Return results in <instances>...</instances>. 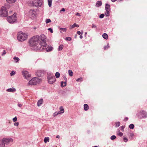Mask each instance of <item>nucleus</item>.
I'll use <instances>...</instances> for the list:
<instances>
[{
    "mask_svg": "<svg viewBox=\"0 0 147 147\" xmlns=\"http://www.w3.org/2000/svg\"><path fill=\"white\" fill-rule=\"evenodd\" d=\"M60 114L61 113H60L59 112H56L53 114V115L54 117H55L58 114Z\"/></svg>",
    "mask_w": 147,
    "mask_h": 147,
    "instance_id": "nucleus-30",
    "label": "nucleus"
},
{
    "mask_svg": "<svg viewBox=\"0 0 147 147\" xmlns=\"http://www.w3.org/2000/svg\"><path fill=\"white\" fill-rule=\"evenodd\" d=\"M48 30L50 31L51 33H52L53 32V30L51 28H49Z\"/></svg>",
    "mask_w": 147,
    "mask_h": 147,
    "instance_id": "nucleus-44",
    "label": "nucleus"
},
{
    "mask_svg": "<svg viewBox=\"0 0 147 147\" xmlns=\"http://www.w3.org/2000/svg\"><path fill=\"white\" fill-rule=\"evenodd\" d=\"M68 72L69 73V75L70 76H73V73L71 70H69L68 71Z\"/></svg>",
    "mask_w": 147,
    "mask_h": 147,
    "instance_id": "nucleus-26",
    "label": "nucleus"
},
{
    "mask_svg": "<svg viewBox=\"0 0 147 147\" xmlns=\"http://www.w3.org/2000/svg\"><path fill=\"white\" fill-rule=\"evenodd\" d=\"M39 36H36L31 38L29 40L30 45L32 47H36L37 49V46L39 45Z\"/></svg>",
    "mask_w": 147,
    "mask_h": 147,
    "instance_id": "nucleus-2",
    "label": "nucleus"
},
{
    "mask_svg": "<svg viewBox=\"0 0 147 147\" xmlns=\"http://www.w3.org/2000/svg\"><path fill=\"white\" fill-rule=\"evenodd\" d=\"M18 106L19 107H21L22 106V105L21 104H19L18 105Z\"/></svg>",
    "mask_w": 147,
    "mask_h": 147,
    "instance_id": "nucleus-52",
    "label": "nucleus"
},
{
    "mask_svg": "<svg viewBox=\"0 0 147 147\" xmlns=\"http://www.w3.org/2000/svg\"><path fill=\"white\" fill-rule=\"evenodd\" d=\"M104 16L105 15L104 14H102L100 15L99 17L101 18H102L104 17Z\"/></svg>",
    "mask_w": 147,
    "mask_h": 147,
    "instance_id": "nucleus-38",
    "label": "nucleus"
},
{
    "mask_svg": "<svg viewBox=\"0 0 147 147\" xmlns=\"http://www.w3.org/2000/svg\"><path fill=\"white\" fill-rule=\"evenodd\" d=\"M42 102H43V99H40V100H39L38 102H37V105L38 106H39L40 105H41Z\"/></svg>",
    "mask_w": 147,
    "mask_h": 147,
    "instance_id": "nucleus-15",
    "label": "nucleus"
},
{
    "mask_svg": "<svg viewBox=\"0 0 147 147\" xmlns=\"http://www.w3.org/2000/svg\"><path fill=\"white\" fill-rule=\"evenodd\" d=\"M49 137L45 138L44 140V142L45 143H47V142H49Z\"/></svg>",
    "mask_w": 147,
    "mask_h": 147,
    "instance_id": "nucleus-22",
    "label": "nucleus"
},
{
    "mask_svg": "<svg viewBox=\"0 0 147 147\" xmlns=\"http://www.w3.org/2000/svg\"><path fill=\"white\" fill-rule=\"evenodd\" d=\"M96 27V26L94 24H92V28H95Z\"/></svg>",
    "mask_w": 147,
    "mask_h": 147,
    "instance_id": "nucleus-48",
    "label": "nucleus"
},
{
    "mask_svg": "<svg viewBox=\"0 0 147 147\" xmlns=\"http://www.w3.org/2000/svg\"><path fill=\"white\" fill-rule=\"evenodd\" d=\"M7 91L9 92H13L15 91H16V89H15L14 88H11L8 89L7 90Z\"/></svg>",
    "mask_w": 147,
    "mask_h": 147,
    "instance_id": "nucleus-18",
    "label": "nucleus"
},
{
    "mask_svg": "<svg viewBox=\"0 0 147 147\" xmlns=\"http://www.w3.org/2000/svg\"><path fill=\"white\" fill-rule=\"evenodd\" d=\"M7 2L9 3H14L15 1V0H6Z\"/></svg>",
    "mask_w": 147,
    "mask_h": 147,
    "instance_id": "nucleus-20",
    "label": "nucleus"
},
{
    "mask_svg": "<svg viewBox=\"0 0 147 147\" xmlns=\"http://www.w3.org/2000/svg\"><path fill=\"white\" fill-rule=\"evenodd\" d=\"M18 124L19 123L18 122H16L14 123L15 125L18 126Z\"/></svg>",
    "mask_w": 147,
    "mask_h": 147,
    "instance_id": "nucleus-47",
    "label": "nucleus"
},
{
    "mask_svg": "<svg viewBox=\"0 0 147 147\" xmlns=\"http://www.w3.org/2000/svg\"><path fill=\"white\" fill-rule=\"evenodd\" d=\"M129 127L130 129H133L134 128V125L133 124H131L129 125Z\"/></svg>",
    "mask_w": 147,
    "mask_h": 147,
    "instance_id": "nucleus-31",
    "label": "nucleus"
},
{
    "mask_svg": "<svg viewBox=\"0 0 147 147\" xmlns=\"http://www.w3.org/2000/svg\"><path fill=\"white\" fill-rule=\"evenodd\" d=\"M147 117V114L144 111H140L138 114V118L142 119L145 118Z\"/></svg>",
    "mask_w": 147,
    "mask_h": 147,
    "instance_id": "nucleus-8",
    "label": "nucleus"
},
{
    "mask_svg": "<svg viewBox=\"0 0 147 147\" xmlns=\"http://www.w3.org/2000/svg\"><path fill=\"white\" fill-rule=\"evenodd\" d=\"M42 0H34L32 4L35 6H40L42 5Z\"/></svg>",
    "mask_w": 147,
    "mask_h": 147,
    "instance_id": "nucleus-7",
    "label": "nucleus"
},
{
    "mask_svg": "<svg viewBox=\"0 0 147 147\" xmlns=\"http://www.w3.org/2000/svg\"><path fill=\"white\" fill-rule=\"evenodd\" d=\"M6 53V52L5 50H4L3 53L2 55H4Z\"/></svg>",
    "mask_w": 147,
    "mask_h": 147,
    "instance_id": "nucleus-49",
    "label": "nucleus"
},
{
    "mask_svg": "<svg viewBox=\"0 0 147 147\" xmlns=\"http://www.w3.org/2000/svg\"><path fill=\"white\" fill-rule=\"evenodd\" d=\"M60 109L61 112L59 113H61V114L63 113L64 112V109L62 107H61L60 108Z\"/></svg>",
    "mask_w": 147,
    "mask_h": 147,
    "instance_id": "nucleus-24",
    "label": "nucleus"
},
{
    "mask_svg": "<svg viewBox=\"0 0 147 147\" xmlns=\"http://www.w3.org/2000/svg\"><path fill=\"white\" fill-rule=\"evenodd\" d=\"M15 74V72L14 71H12L11 73H10V75L11 76Z\"/></svg>",
    "mask_w": 147,
    "mask_h": 147,
    "instance_id": "nucleus-39",
    "label": "nucleus"
},
{
    "mask_svg": "<svg viewBox=\"0 0 147 147\" xmlns=\"http://www.w3.org/2000/svg\"><path fill=\"white\" fill-rule=\"evenodd\" d=\"M6 144L9 143L10 142H13V140L12 139H6V138H3L2 140Z\"/></svg>",
    "mask_w": 147,
    "mask_h": 147,
    "instance_id": "nucleus-11",
    "label": "nucleus"
},
{
    "mask_svg": "<svg viewBox=\"0 0 147 147\" xmlns=\"http://www.w3.org/2000/svg\"><path fill=\"white\" fill-rule=\"evenodd\" d=\"M41 80L37 77H34L32 78L28 82V85H35L40 82Z\"/></svg>",
    "mask_w": 147,
    "mask_h": 147,
    "instance_id": "nucleus-4",
    "label": "nucleus"
},
{
    "mask_svg": "<svg viewBox=\"0 0 147 147\" xmlns=\"http://www.w3.org/2000/svg\"><path fill=\"white\" fill-rule=\"evenodd\" d=\"M97 147V146H94V147Z\"/></svg>",
    "mask_w": 147,
    "mask_h": 147,
    "instance_id": "nucleus-58",
    "label": "nucleus"
},
{
    "mask_svg": "<svg viewBox=\"0 0 147 147\" xmlns=\"http://www.w3.org/2000/svg\"><path fill=\"white\" fill-rule=\"evenodd\" d=\"M76 15H79V13H77Z\"/></svg>",
    "mask_w": 147,
    "mask_h": 147,
    "instance_id": "nucleus-56",
    "label": "nucleus"
},
{
    "mask_svg": "<svg viewBox=\"0 0 147 147\" xmlns=\"http://www.w3.org/2000/svg\"><path fill=\"white\" fill-rule=\"evenodd\" d=\"M109 12L107 11V13H105V14L106 16H108L109 15Z\"/></svg>",
    "mask_w": 147,
    "mask_h": 147,
    "instance_id": "nucleus-43",
    "label": "nucleus"
},
{
    "mask_svg": "<svg viewBox=\"0 0 147 147\" xmlns=\"http://www.w3.org/2000/svg\"><path fill=\"white\" fill-rule=\"evenodd\" d=\"M51 22V20L49 19H47L46 20V23L47 24Z\"/></svg>",
    "mask_w": 147,
    "mask_h": 147,
    "instance_id": "nucleus-33",
    "label": "nucleus"
},
{
    "mask_svg": "<svg viewBox=\"0 0 147 147\" xmlns=\"http://www.w3.org/2000/svg\"><path fill=\"white\" fill-rule=\"evenodd\" d=\"M13 59L16 62H17L19 60V59L18 57H15Z\"/></svg>",
    "mask_w": 147,
    "mask_h": 147,
    "instance_id": "nucleus-27",
    "label": "nucleus"
},
{
    "mask_svg": "<svg viewBox=\"0 0 147 147\" xmlns=\"http://www.w3.org/2000/svg\"><path fill=\"white\" fill-rule=\"evenodd\" d=\"M77 33L79 35H80L81 34V32L80 31H78L77 32Z\"/></svg>",
    "mask_w": 147,
    "mask_h": 147,
    "instance_id": "nucleus-50",
    "label": "nucleus"
},
{
    "mask_svg": "<svg viewBox=\"0 0 147 147\" xmlns=\"http://www.w3.org/2000/svg\"><path fill=\"white\" fill-rule=\"evenodd\" d=\"M5 146V143L2 140L0 142V146L4 147Z\"/></svg>",
    "mask_w": 147,
    "mask_h": 147,
    "instance_id": "nucleus-17",
    "label": "nucleus"
},
{
    "mask_svg": "<svg viewBox=\"0 0 147 147\" xmlns=\"http://www.w3.org/2000/svg\"><path fill=\"white\" fill-rule=\"evenodd\" d=\"M123 140H124V142H127L128 141V139L126 138H123Z\"/></svg>",
    "mask_w": 147,
    "mask_h": 147,
    "instance_id": "nucleus-42",
    "label": "nucleus"
},
{
    "mask_svg": "<svg viewBox=\"0 0 147 147\" xmlns=\"http://www.w3.org/2000/svg\"><path fill=\"white\" fill-rule=\"evenodd\" d=\"M48 82L50 84H52L56 81V79L54 76H49L48 78Z\"/></svg>",
    "mask_w": 147,
    "mask_h": 147,
    "instance_id": "nucleus-9",
    "label": "nucleus"
},
{
    "mask_svg": "<svg viewBox=\"0 0 147 147\" xmlns=\"http://www.w3.org/2000/svg\"><path fill=\"white\" fill-rule=\"evenodd\" d=\"M126 119L127 120L128 119V118H126Z\"/></svg>",
    "mask_w": 147,
    "mask_h": 147,
    "instance_id": "nucleus-57",
    "label": "nucleus"
},
{
    "mask_svg": "<svg viewBox=\"0 0 147 147\" xmlns=\"http://www.w3.org/2000/svg\"><path fill=\"white\" fill-rule=\"evenodd\" d=\"M82 78H78L77 79L76 81L77 82H78L79 81H82Z\"/></svg>",
    "mask_w": 147,
    "mask_h": 147,
    "instance_id": "nucleus-40",
    "label": "nucleus"
},
{
    "mask_svg": "<svg viewBox=\"0 0 147 147\" xmlns=\"http://www.w3.org/2000/svg\"><path fill=\"white\" fill-rule=\"evenodd\" d=\"M65 39L67 40L70 41L71 40V38L70 37H67Z\"/></svg>",
    "mask_w": 147,
    "mask_h": 147,
    "instance_id": "nucleus-35",
    "label": "nucleus"
},
{
    "mask_svg": "<svg viewBox=\"0 0 147 147\" xmlns=\"http://www.w3.org/2000/svg\"><path fill=\"white\" fill-rule=\"evenodd\" d=\"M63 83H64V82H61V86L62 87H64V86H65L66 85V82H64L65 85L64 86L63 85Z\"/></svg>",
    "mask_w": 147,
    "mask_h": 147,
    "instance_id": "nucleus-32",
    "label": "nucleus"
},
{
    "mask_svg": "<svg viewBox=\"0 0 147 147\" xmlns=\"http://www.w3.org/2000/svg\"><path fill=\"white\" fill-rule=\"evenodd\" d=\"M89 109V107L87 104H85L84 105V109L85 111H87Z\"/></svg>",
    "mask_w": 147,
    "mask_h": 147,
    "instance_id": "nucleus-16",
    "label": "nucleus"
},
{
    "mask_svg": "<svg viewBox=\"0 0 147 147\" xmlns=\"http://www.w3.org/2000/svg\"><path fill=\"white\" fill-rule=\"evenodd\" d=\"M120 125V123L119 122H117L116 123V127H118Z\"/></svg>",
    "mask_w": 147,
    "mask_h": 147,
    "instance_id": "nucleus-34",
    "label": "nucleus"
},
{
    "mask_svg": "<svg viewBox=\"0 0 147 147\" xmlns=\"http://www.w3.org/2000/svg\"><path fill=\"white\" fill-rule=\"evenodd\" d=\"M7 21L10 23L14 22L16 20V14L14 13L12 16L7 17Z\"/></svg>",
    "mask_w": 147,
    "mask_h": 147,
    "instance_id": "nucleus-6",
    "label": "nucleus"
},
{
    "mask_svg": "<svg viewBox=\"0 0 147 147\" xmlns=\"http://www.w3.org/2000/svg\"><path fill=\"white\" fill-rule=\"evenodd\" d=\"M63 46L62 45H61L59 46L58 48V50L59 51L61 50L63 48Z\"/></svg>",
    "mask_w": 147,
    "mask_h": 147,
    "instance_id": "nucleus-28",
    "label": "nucleus"
},
{
    "mask_svg": "<svg viewBox=\"0 0 147 147\" xmlns=\"http://www.w3.org/2000/svg\"><path fill=\"white\" fill-rule=\"evenodd\" d=\"M82 38V35H80V38Z\"/></svg>",
    "mask_w": 147,
    "mask_h": 147,
    "instance_id": "nucleus-53",
    "label": "nucleus"
},
{
    "mask_svg": "<svg viewBox=\"0 0 147 147\" xmlns=\"http://www.w3.org/2000/svg\"><path fill=\"white\" fill-rule=\"evenodd\" d=\"M55 76L57 78H58L60 76V74L58 72H57L55 74Z\"/></svg>",
    "mask_w": 147,
    "mask_h": 147,
    "instance_id": "nucleus-25",
    "label": "nucleus"
},
{
    "mask_svg": "<svg viewBox=\"0 0 147 147\" xmlns=\"http://www.w3.org/2000/svg\"><path fill=\"white\" fill-rule=\"evenodd\" d=\"M30 13L32 15L35 16L36 12L33 10H30Z\"/></svg>",
    "mask_w": 147,
    "mask_h": 147,
    "instance_id": "nucleus-14",
    "label": "nucleus"
},
{
    "mask_svg": "<svg viewBox=\"0 0 147 147\" xmlns=\"http://www.w3.org/2000/svg\"><path fill=\"white\" fill-rule=\"evenodd\" d=\"M46 37L44 34H42L39 36V40L40 42L37 46V49L43 50L47 45L46 43Z\"/></svg>",
    "mask_w": 147,
    "mask_h": 147,
    "instance_id": "nucleus-1",
    "label": "nucleus"
},
{
    "mask_svg": "<svg viewBox=\"0 0 147 147\" xmlns=\"http://www.w3.org/2000/svg\"><path fill=\"white\" fill-rule=\"evenodd\" d=\"M60 29L63 30L64 32H65L66 31V29L65 28H60Z\"/></svg>",
    "mask_w": 147,
    "mask_h": 147,
    "instance_id": "nucleus-41",
    "label": "nucleus"
},
{
    "mask_svg": "<svg viewBox=\"0 0 147 147\" xmlns=\"http://www.w3.org/2000/svg\"><path fill=\"white\" fill-rule=\"evenodd\" d=\"M48 2L49 5V6L51 7V5L52 0H48Z\"/></svg>",
    "mask_w": 147,
    "mask_h": 147,
    "instance_id": "nucleus-29",
    "label": "nucleus"
},
{
    "mask_svg": "<svg viewBox=\"0 0 147 147\" xmlns=\"http://www.w3.org/2000/svg\"><path fill=\"white\" fill-rule=\"evenodd\" d=\"M105 8L107 11L110 12V5H109L106 4Z\"/></svg>",
    "mask_w": 147,
    "mask_h": 147,
    "instance_id": "nucleus-13",
    "label": "nucleus"
},
{
    "mask_svg": "<svg viewBox=\"0 0 147 147\" xmlns=\"http://www.w3.org/2000/svg\"><path fill=\"white\" fill-rule=\"evenodd\" d=\"M0 15L3 17H6L7 15V11L6 8L5 7H2L0 10Z\"/></svg>",
    "mask_w": 147,
    "mask_h": 147,
    "instance_id": "nucleus-5",
    "label": "nucleus"
},
{
    "mask_svg": "<svg viewBox=\"0 0 147 147\" xmlns=\"http://www.w3.org/2000/svg\"><path fill=\"white\" fill-rule=\"evenodd\" d=\"M102 37L103 38L105 39H107L108 38V35L106 33H104L103 34Z\"/></svg>",
    "mask_w": 147,
    "mask_h": 147,
    "instance_id": "nucleus-19",
    "label": "nucleus"
},
{
    "mask_svg": "<svg viewBox=\"0 0 147 147\" xmlns=\"http://www.w3.org/2000/svg\"><path fill=\"white\" fill-rule=\"evenodd\" d=\"M79 26L78 25L76 24H74L73 25H71L70 27V29H72L74 28L75 27H79Z\"/></svg>",
    "mask_w": 147,
    "mask_h": 147,
    "instance_id": "nucleus-23",
    "label": "nucleus"
},
{
    "mask_svg": "<svg viewBox=\"0 0 147 147\" xmlns=\"http://www.w3.org/2000/svg\"><path fill=\"white\" fill-rule=\"evenodd\" d=\"M102 5V2L101 1H98L96 4V6L97 7H99L100 6Z\"/></svg>",
    "mask_w": 147,
    "mask_h": 147,
    "instance_id": "nucleus-21",
    "label": "nucleus"
},
{
    "mask_svg": "<svg viewBox=\"0 0 147 147\" xmlns=\"http://www.w3.org/2000/svg\"><path fill=\"white\" fill-rule=\"evenodd\" d=\"M109 47V46H107V47H105V49H106V48H107Z\"/></svg>",
    "mask_w": 147,
    "mask_h": 147,
    "instance_id": "nucleus-54",
    "label": "nucleus"
},
{
    "mask_svg": "<svg viewBox=\"0 0 147 147\" xmlns=\"http://www.w3.org/2000/svg\"><path fill=\"white\" fill-rule=\"evenodd\" d=\"M28 37L27 33L20 31L18 33V39L20 41H23L26 40Z\"/></svg>",
    "mask_w": 147,
    "mask_h": 147,
    "instance_id": "nucleus-3",
    "label": "nucleus"
},
{
    "mask_svg": "<svg viewBox=\"0 0 147 147\" xmlns=\"http://www.w3.org/2000/svg\"><path fill=\"white\" fill-rule=\"evenodd\" d=\"M17 119L16 117H15L13 119V120L14 122L16 121L17 120Z\"/></svg>",
    "mask_w": 147,
    "mask_h": 147,
    "instance_id": "nucleus-45",
    "label": "nucleus"
},
{
    "mask_svg": "<svg viewBox=\"0 0 147 147\" xmlns=\"http://www.w3.org/2000/svg\"><path fill=\"white\" fill-rule=\"evenodd\" d=\"M65 11V10L64 8H62V9L60 11V12L61 11Z\"/></svg>",
    "mask_w": 147,
    "mask_h": 147,
    "instance_id": "nucleus-46",
    "label": "nucleus"
},
{
    "mask_svg": "<svg viewBox=\"0 0 147 147\" xmlns=\"http://www.w3.org/2000/svg\"><path fill=\"white\" fill-rule=\"evenodd\" d=\"M116 136H112L111 137V139L113 140L116 138Z\"/></svg>",
    "mask_w": 147,
    "mask_h": 147,
    "instance_id": "nucleus-36",
    "label": "nucleus"
},
{
    "mask_svg": "<svg viewBox=\"0 0 147 147\" xmlns=\"http://www.w3.org/2000/svg\"><path fill=\"white\" fill-rule=\"evenodd\" d=\"M123 133L119 131L118 134L119 136H121L123 135Z\"/></svg>",
    "mask_w": 147,
    "mask_h": 147,
    "instance_id": "nucleus-37",
    "label": "nucleus"
},
{
    "mask_svg": "<svg viewBox=\"0 0 147 147\" xmlns=\"http://www.w3.org/2000/svg\"><path fill=\"white\" fill-rule=\"evenodd\" d=\"M124 127L122 126L121 127V129L123 130V129H124Z\"/></svg>",
    "mask_w": 147,
    "mask_h": 147,
    "instance_id": "nucleus-51",
    "label": "nucleus"
},
{
    "mask_svg": "<svg viewBox=\"0 0 147 147\" xmlns=\"http://www.w3.org/2000/svg\"><path fill=\"white\" fill-rule=\"evenodd\" d=\"M53 49V47L50 45H48L46 48V50L47 52L52 51Z\"/></svg>",
    "mask_w": 147,
    "mask_h": 147,
    "instance_id": "nucleus-12",
    "label": "nucleus"
},
{
    "mask_svg": "<svg viewBox=\"0 0 147 147\" xmlns=\"http://www.w3.org/2000/svg\"><path fill=\"white\" fill-rule=\"evenodd\" d=\"M22 73L25 78L26 79H28L30 77V75L27 71H22Z\"/></svg>",
    "mask_w": 147,
    "mask_h": 147,
    "instance_id": "nucleus-10",
    "label": "nucleus"
},
{
    "mask_svg": "<svg viewBox=\"0 0 147 147\" xmlns=\"http://www.w3.org/2000/svg\"><path fill=\"white\" fill-rule=\"evenodd\" d=\"M59 136H56V138H59Z\"/></svg>",
    "mask_w": 147,
    "mask_h": 147,
    "instance_id": "nucleus-55",
    "label": "nucleus"
}]
</instances>
